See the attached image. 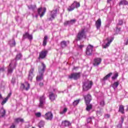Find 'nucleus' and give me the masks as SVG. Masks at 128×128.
Wrapping results in <instances>:
<instances>
[{
	"label": "nucleus",
	"instance_id": "6ab92c4d",
	"mask_svg": "<svg viewBox=\"0 0 128 128\" xmlns=\"http://www.w3.org/2000/svg\"><path fill=\"white\" fill-rule=\"evenodd\" d=\"M62 124L63 126L66 127V126H71L72 123H70V121L66 120L62 122Z\"/></svg>",
	"mask_w": 128,
	"mask_h": 128
},
{
	"label": "nucleus",
	"instance_id": "5701e85b",
	"mask_svg": "<svg viewBox=\"0 0 128 128\" xmlns=\"http://www.w3.org/2000/svg\"><path fill=\"white\" fill-rule=\"evenodd\" d=\"M6 116V110L4 108L0 110V118H4Z\"/></svg>",
	"mask_w": 128,
	"mask_h": 128
},
{
	"label": "nucleus",
	"instance_id": "a878e982",
	"mask_svg": "<svg viewBox=\"0 0 128 128\" xmlns=\"http://www.w3.org/2000/svg\"><path fill=\"white\" fill-rule=\"evenodd\" d=\"M48 38L47 36H44L42 43V46H46V44L48 43Z\"/></svg>",
	"mask_w": 128,
	"mask_h": 128
},
{
	"label": "nucleus",
	"instance_id": "c03bdc74",
	"mask_svg": "<svg viewBox=\"0 0 128 128\" xmlns=\"http://www.w3.org/2000/svg\"><path fill=\"white\" fill-rule=\"evenodd\" d=\"M8 98H6V97L4 98V100H3V101L2 102V106H4V104H6L7 102H8Z\"/></svg>",
	"mask_w": 128,
	"mask_h": 128
},
{
	"label": "nucleus",
	"instance_id": "473e14b6",
	"mask_svg": "<svg viewBox=\"0 0 128 128\" xmlns=\"http://www.w3.org/2000/svg\"><path fill=\"white\" fill-rule=\"evenodd\" d=\"M44 120H41L38 124V126L40 128H44Z\"/></svg>",
	"mask_w": 128,
	"mask_h": 128
},
{
	"label": "nucleus",
	"instance_id": "c9c22d12",
	"mask_svg": "<svg viewBox=\"0 0 128 128\" xmlns=\"http://www.w3.org/2000/svg\"><path fill=\"white\" fill-rule=\"evenodd\" d=\"M96 115L98 117H100V116H102L104 112H102V110H100L98 111H96Z\"/></svg>",
	"mask_w": 128,
	"mask_h": 128
},
{
	"label": "nucleus",
	"instance_id": "4c0bfd02",
	"mask_svg": "<svg viewBox=\"0 0 128 128\" xmlns=\"http://www.w3.org/2000/svg\"><path fill=\"white\" fill-rule=\"evenodd\" d=\"M34 67H32L29 71V74L34 76Z\"/></svg>",
	"mask_w": 128,
	"mask_h": 128
},
{
	"label": "nucleus",
	"instance_id": "39448f33",
	"mask_svg": "<svg viewBox=\"0 0 128 128\" xmlns=\"http://www.w3.org/2000/svg\"><path fill=\"white\" fill-rule=\"evenodd\" d=\"M86 38V32L84 29H82L78 33L76 40H80L82 38Z\"/></svg>",
	"mask_w": 128,
	"mask_h": 128
},
{
	"label": "nucleus",
	"instance_id": "e433bc0d",
	"mask_svg": "<svg viewBox=\"0 0 128 128\" xmlns=\"http://www.w3.org/2000/svg\"><path fill=\"white\" fill-rule=\"evenodd\" d=\"M15 122H24V119L22 118H17L16 119H15Z\"/></svg>",
	"mask_w": 128,
	"mask_h": 128
},
{
	"label": "nucleus",
	"instance_id": "c85d7f7f",
	"mask_svg": "<svg viewBox=\"0 0 128 128\" xmlns=\"http://www.w3.org/2000/svg\"><path fill=\"white\" fill-rule=\"evenodd\" d=\"M118 112H121V114H124V106L120 105V106Z\"/></svg>",
	"mask_w": 128,
	"mask_h": 128
},
{
	"label": "nucleus",
	"instance_id": "393cba45",
	"mask_svg": "<svg viewBox=\"0 0 128 128\" xmlns=\"http://www.w3.org/2000/svg\"><path fill=\"white\" fill-rule=\"evenodd\" d=\"M122 22H122V20H118V22L117 24L116 27V32H120V28H118V26H122Z\"/></svg>",
	"mask_w": 128,
	"mask_h": 128
},
{
	"label": "nucleus",
	"instance_id": "cd10ccee",
	"mask_svg": "<svg viewBox=\"0 0 128 128\" xmlns=\"http://www.w3.org/2000/svg\"><path fill=\"white\" fill-rule=\"evenodd\" d=\"M120 6H126L128 4V2L126 0H122L119 3Z\"/></svg>",
	"mask_w": 128,
	"mask_h": 128
},
{
	"label": "nucleus",
	"instance_id": "a211bd4d",
	"mask_svg": "<svg viewBox=\"0 0 128 128\" xmlns=\"http://www.w3.org/2000/svg\"><path fill=\"white\" fill-rule=\"evenodd\" d=\"M24 38H28L30 40H32V35L30 34L28 32H26L23 35Z\"/></svg>",
	"mask_w": 128,
	"mask_h": 128
},
{
	"label": "nucleus",
	"instance_id": "a18cd8bd",
	"mask_svg": "<svg viewBox=\"0 0 128 128\" xmlns=\"http://www.w3.org/2000/svg\"><path fill=\"white\" fill-rule=\"evenodd\" d=\"M100 106H104V100H102L100 102Z\"/></svg>",
	"mask_w": 128,
	"mask_h": 128
},
{
	"label": "nucleus",
	"instance_id": "09e8293b",
	"mask_svg": "<svg viewBox=\"0 0 128 128\" xmlns=\"http://www.w3.org/2000/svg\"><path fill=\"white\" fill-rule=\"evenodd\" d=\"M11 82L12 84H14V82H16V80L14 78H12V80L11 81Z\"/></svg>",
	"mask_w": 128,
	"mask_h": 128
},
{
	"label": "nucleus",
	"instance_id": "20e7f679",
	"mask_svg": "<svg viewBox=\"0 0 128 128\" xmlns=\"http://www.w3.org/2000/svg\"><path fill=\"white\" fill-rule=\"evenodd\" d=\"M80 6V2H78L76 1H74V3L70 6L68 8V12H72L74 10L75 8H78Z\"/></svg>",
	"mask_w": 128,
	"mask_h": 128
},
{
	"label": "nucleus",
	"instance_id": "de8ad7c7",
	"mask_svg": "<svg viewBox=\"0 0 128 128\" xmlns=\"http://www.w3.org/2000/svg\"><path fill=\"white\" fill-rule=\"evenodd\" d=\"M110 116L109 114H106L104 116V117L106 118H110Z\"/></svg>",
	"mask_w": 128,
	"mask_h": 128
},
{
	"label": "nucleus",
	"instance_id": "79ce46f5",
	"mask_svg": "<svg viewBox=\"0 0 128 128\" xmlns=\"http://www.w3.org/2000/svg\"><path fill=\"white\" fill-rule=\"evenodd\" d=\"M35 116L37 118H40V116H42V114L40 113V112H38L35 114Z\"/></svg>",
	"mask_w": 128,
	"mask_h": 128
},
{
	"label": "nucleus",
	"instance_id": "37998d69",
	"mask_svg": "<svg viewBox=\"0 0 128 128\" xmlns=\"http://www.w3.org/2000/svg\"><path fill=\"white\" fill-rule=\"evenodd\" d=\"M34 75H31L29 74L28 76V79L29 80H30L32 82V78H34Z\"/></svg>",
	"mask_w": 128,
	"mask_h": 128
},
{
	"label": "nucleus",
	"instance_id": "f257e3e1",
	"mask_svg": "<svg viewBox=\"0 0 128 128\" xmlns=\"http://www.w3.org/2000/svg\"><path fill=\"white\" fill-rule=\"evenodd\" d=\"M20 58H22V54L20 53L16 56V59L12 60L9 64L8 66V74H12V72L16 66V60H20Z\"/></svg>",
	"mask_w": 128,
	"mask_h": 128
},
{
	"label": "nucleus",
	"instance_id": "aec40b11",
	"mask_svg": "<svg viewBox=\"0 0 128 128\" xmlns=\"http://www.w3.org/2000/svg\"><path fill=\"white\" fill-rule=\"evenodd\" d=\"M70 44V42L68 41H64L63 40L61 42H60V46L62 48H66L68 46V44Z\"/></svg>",
	"mask_w": 128,
	"mask_h": 128
},
{
	"label": "nucleus",
	"instance_id": "72a5a7b5",
	"mask_svg": "<svg viewBox=\"0 0 128 128\" xmlns=\"http://www.w3.org/2000/svg\"><path fill=\"white\" fill-rule=\"evenodd\" d=\"M80 99L74 100L72 103L74 106H78V104L80 103Z\"/></svg>",
	"mask_w": 128,
	"mask_h": 128
},
{
	"label": "nucleus",
	"instance_id": "f03ea898",
	"mask_svg": "<svg viewBox=\"0 0 128 128\" xmlns=\"http://www.w3.org/2000/svg\"><path fill=\"white\" fill-rule=\"evenodd\" d=\"M42 69H38L39 74H38L36 80L37 82H40L44 80V74L46 70V64L42 63Z\"/></svg>",
	"mask_w": 128,
	"mask_h": 128
},
{
	"label": "nucleus",
	"instance_id": "6e6d98bb",
	"mask_svg": "<svg viewBox=\"0 0 128 128\" xmlns=\"http://www.w3.org/2000/svg\"><path fill=\"white\" fill-rule=\"evenodd\" d=\"M38 16V14H36V15L35 16V17L36 18H37Z\"/></svg>",
	"mask_w": 128,
	"mask_h": 128
},
{
	"label": "nucleus",
	"instance_id": "7c9ffc66",
	"mask_svg": "<svg viewBox=\"0 0 128 128\" xmlns=\"http://www.w3.org/2000/svg\"><path fill=\"white\" fill-rule=\"evenodd\" d=\"M49 98L51 100H56V96H54V93L52 92L50 93L49 95Z\"/></svg>",
	"mask_w": 128,
	"mask_h": 128
},
{
	"label": "nucleus",
	"instance_id": "49530a36",
	"mask_svg": "<svg viewBox=\"0 0 128 128\" xmlns=\"http://www.w3.org/2000/svg\"><path fill=\"white\" fill-rule=\"evenodd\" d=\"M10 96H12V92H10L6 98L8 99L10 98Z\"/></svg>",
	"mask_w": 128,
	"mask_h": 128
},
{
	"label": "nucleus",
	"instance_id": "8fccbe9b",
	"mask_svg": "<svg viewBox=\"0 0 128 128\" xmlns=\"http://www.w3.org/2000/svg\"><path fill=\"white\" fill-rule=\"evenodd\" d=\"M16 128V126L14 125V124H12L10 128Z\"/></svg>",
	"mask_w": 128,
	"mask_h": 128
},
{
	"label": "nucleus",
	"instance_id": "423d86ee",
	"mask_svg": "<svg viewBox=\"0 0 128 128\" xmlns=\"http://www.w3.org/2000/svg\"><path fill=\"white\" fill-rule=\"evenodd\" d=\"M80 78V73H72L70 75L68 76V78L70 80H78Z\"/></svg>",
	"mask_w": 128,
	"mask_h": 128
},
{
	"label": "nucleus",
	"instance_id": "2eb2a0df",
	"mask_svg": "<svg viewBox=\"0 0 128 128\" xmlns=\"http://www.w3.org/2000/svg\"><path fill=\"white\" fill-rule=\"evenodd\" d=\"M46 54H48V50H42L40 52L39 58H41L42 60L46 56Z\"/></svg>",
	"mask_w": 128,
	"mask_h": 128
},
{
	"label": "nucleus",
	"instance_id": "4d7b16f0",
	"mask_svg": "<svg viewBox=\"0 0 128 128\" xmlns=\"http://www.w3.org/2000/svg\"><path fill=\"white\" fill-rule=\"evenodd\" d=\"M2 98V94H0V100Z\"/></svg>",
	"mask_w": 128,
	"mask_h": 128
},
{
	"label": "nucleus",
	"instance_id": "58836bf2",
	"mask_svg": "<svg viewBox=\"0 0 128 128\" xmlns=\"http://www.w3.org/2000/svg\"><path fill=\"white\" fill-rule=\"evenodd\" d=\"M118 73L116 72L113 76H112V78L113 80H116V78H118Z\"/></svg>",
	"mask_w": 128,
	"mask_h": 128
},
{
	"label": "nucleus",
	"instance_id": "f704fd0d",
	"mask_svg": "<svg viewBox=\"0 0 128 128\" xmlns=\"http://www.w3.org/2000/svg\"><path fill=\"white\" fill-rule=\"evenodd\" d=\"M86 110H87V112H90V110H92V104H86Z\"/></svg>",
	"mask_w": 128,
	"mask_h": 128
},
{
	"label": "nucleus",
	"instance_id": "dca6fc26",
	"mask_svg": "<svg viewBox=\"0 0 128 128\" xmlns=\"http://www.w3.org/2000/svg\"><path fill=\"white\" fill-rule=\"evenodd\" d=\"M21 88L25 90H30V84H28V82H25L24 84H21Z\"/></svg>",
	"mask_w": 128,
	"mask_h": 128
},
{
	"label": "nucleus",
	"instance_id": "c756f323",
	"mask_svg": "<svg viewBox=\"0 0 128 128\" xmlns=\"http://www.w3.org/2000/svg\"><path fill=\"white\" fill-rule=\"evenodd\" d=\"M112 72L109 73L108 74L106 75L103 78V79H102V81L106 80H108V78H110V76H112Z\"/></svg>",
	"mask_w": 128,
	"mask_h": 128
},
{
	"label": "nucleus",
	"instance_id": "4be33fe9",
	"mask_svg": "<svg viewBox=\"0 0 128 128\" xmlns=\"http://www.w3.org/2000/svg\"><path fill=\"white\" fill-rule=\"evenodd\" d=\"M124 116H121V120L119 122L118 124L116 126L118 128H122V124H124Z\"/></svg>",
	"mask_w": 128,
	"mask_h": 128
},
{
	"label": "nucleus",
	"instance_id": "864d4df0",
	"mask_svg": "<svg viewBox=\"0 0 128 128\" xmlns=\"http://www.w3.org/2000/svg\"><path fill=\"white\" fill-rule=\"evenodd\" d=\"M111 1H112V0H108L107 2H108V3L110 2Z\"/></svg>",
	"mask_w": 128,
	"mask_h": 128
},
{
	"label": "nucleus",
	"instance_id": "b1692460",
	"mask_svg": "<svg viewBox=\"0 0 128 128\" xmlns=\"http://www.w3.org/2000/svg\"><path fill=\"white\" fill-rule=\"evenodd\" d=\"M28 8L29 10H33V12H34L36 10V5L34 4V5H29L28 6Z\"/></svg>",
	"mask_w": 128,
	"mask_h": 128
},
{
	"label": "nucleus",
	"instance_id": "5fc2aeb1",
	"mask_svg": "<svg viewBox=\"0 0 128 128\" xmlns=\"http://www.w3.org/2000/svg\"><path fill=\"white\" fill-rule=\"evenodd\" d=\"M86 126H87V128H90V126H88V125H87V124H86Z\"/></svg>",
	"mask_w": 128,
	"mask_h": 128
},
{
	"label": "nucleus",
	"instance_id": "6e6552de",
	"mask_svg": "<svg viewBox=\"0 0 128 128\" xmlns=\"http://www.w3.org/2000/svg\"><path fill=\"white\" fill-rule=\"evenodd\" d=\"M58 14V9H56L55 10H53L50 12V16L51 18H48V20H54L56 17V14Z\"/></svg>",
	"mask_w": 128,
	"mask_h": 128
},
{
	"label": "nucleus",
	"instance_id": "7ed1b4c3",
	"mask_svg": "<svg viewBox=\"0 0 128 128\" xmlns=\"http://www.w3.org/2000/svg\"><path fill=\"white\" fill-rule=\"evenodd\" d=\"M92 86V82L88 80H86L84 82H83V90L84 92L88 90L91 88Z\"/></svg>",
	"mask_w": 128,
	"mask_h": 128
},
{
	"label": "nucleus",
	"instance_id": "9d476101",
	"mask_svg": "<svg viewBox=\"0 0 128 128\" xmlns=\"http://www.w3.org/2000/svg\"><path fill=\"white\" fill-rule=\"evenodd\" d=\"M102 62V58H94L92 64L94 66H98Z\"/></svg>",
	"mask_w": 128,
	"mask_h": 128
},
{
	"label": "nucleus",
	"instance_id": "13d9d810",
	"mask_svg": "<svg viewBox=\"0 0 128 128\" xmlns=\"http://www.w3.org/2000/svg\"><path fill=\"white\" fill-rule=\"evenodd\" d=\"M107 40H108V38H107Z\"/></svg>",
	"mask_w": 128,
	"mask_h": 128
},
{
	"label": "nucleus",
	"instance_id": "f8f14e48",
	"mask_svg": "<svg viewBox=\"0 0 128 128\" xmlns=\"http://www.w3.org/2000/svg\"><path fill=\"white\" fill-rule=\"evenodd\" d=\"M44 118L47 120H52V118H53L52 113L50 112H46L45 114Z\"/></svg>",
	"mask_w": 128,
	"mask_h": 128
},
{
	"label": "nucleus",
	"instance_id": "2f4dec72",
	"mask_svg": "<svg viewBox=\"0 0 128 128\" xmlns=\"http://www.w3.org/2000/svg\"><path fill=\"white\" fill-rule=\"evenodd\" d=\"M118 84H120V83L118 82H114L112 84V87L113 88L114 90H116V88L118 86Z\"/></svg>",
	"mask_w": 128,
	"mask_h": 128
},
{
	"label": "nucleus",
	"instance_id": "412c9836",
	"mask_svg": "<svg viewBox=\"0 0 128 128\" xmlns=\"http://www.w3.org/2000/svg\"><path fill=\"white\" fill-rule=\"evenodd\" d=\"M112 40H114V38H112L105 45H102L103 48H108Z\"/></svg>",
	"mask_w": 128,
	"mask_h": 128
},
{
	"label": "nucleus",
	"instance_id": "0eeeda50",
	"mask_svg": "<svg viewBox=\"0 0 128 128\" xmlns=\"http://www.w3.org/2000/svg\"><path fill=\"white\" fill-rule=\"evenodd\" d=\"M46 104V97L44 96H42L40 98V104L38 105L39 108H44Z\"/></svg>",
	"mask_w": 128,
	"mask_h": 128
},
{
	"label": "nucleus",
	"instance_id": "bb28decb",
	"mask_svg": "<svg viewBox=\"0 0 128 128\" xmlns=\"http://www.w3.org/2000/svg\"><path fill=\"white\" fill-rule=\"evenodd\" d=\"M9 44H10V46H15L16 44V40H14V39H12V40H10L9 42Z\"/></svg>",
	"mask_w": 128,
	"mask_h": 128
},
{
	"label": "nucleus",
	"instance_id": "1a4fd4ad",
	"mask_svg": "<svg viewBox=\"0 0 128 128\" xmlns=\"http://www.w3.org/2000/svg\"><path fill=\"white\" fill-rule=\"evenodd\" d=\"M92 50H94V46L92 45L88 46L86 50V54L87 56H92Z\"/></svg>",
	"mask_w": 128,
	"mask_h": 128
},
{
	"label": "nucleus",
	"instance_id": "3c124183",
	"mask_svg": "<svg viewBox=\"0 0 128 128\" xmlns=\"http://www.w3.org/2000/svg\"><path fill=\"white\" fill-rule=\"evenodd\" d=\"M78 48H84V45H79Z\"/></svg>",
	"mask_w": 128,
	"mask_h": 128
},
{
	"label": "nucleus",
	"instance_id": "603ef678",
	"mask_svg": "<svg viewBox=\"0 0 128 128\" xmlns=\"http://www.w3.org/2000/svg\"><path fill=\"white\" fill-rule=\"evenodd\" d=\"M39 84H40V86H44V83L43 82H40Z\"/></svg>",
	"mask_w": 128,
	"mask_h": 128
},
{
	"label": "nucleus",
	"instance_id": "4468645a",
	"mask_svg": "<svg viewBox=\"0 0 128 128\" xmlns=\"http://www.w3.org/2000/svg\"><path fill=\"white\" fill-rule=\"evenodd\" d=\"M76 19L72 20H70L66 21L64 22V26H72L76 24Z\"/></svg>",
	"mask_w": 128,
	"mask_h": 128
},
{
	"label": "nucleus",
	"instance_id": "a19ab883",
	"mask_svg": "<svg viewBox=\"0 0 128 128\" xmlns=\"http://www.w3.org/2000/svg\"><path fill=\"white\" fill-rule=\"evenodd\" d=\"M94 118V117H90L87 118V124H90V122H92V120Z\"/></svg>",
	"mask_w": 128,
	"mask_h": 128
},
{
	"label": "nucleus",
	"instance_id": "ddd939ff",
	"mask_svg": "<svg viewBox=\"0 0 128 128\" xmlns=\"http://www.w3.org/2000/svg\"><path fill=\"white\" fill-rule=\"evenodd\" d=\"M84 98L86 104H90V102L92 101V96H90V94L84 96Z\"/></svg>",
	"mask_w": 128,
	"mask_h": 128
},
{
	"label": "nucleus",
	"instance_id": "ea45409f",
	"mask_svg": "<svg viewBox=\"0 0 128 128\" xmlns=\"http://www.w3.org/2000/svg\"><path fill=\"white\" fill-rule=\"evenodd\" d=\"M66 112H68V108H64L62 111L60 112V114H66Z\"/></svg>",
	"mask_w": 128,
	"mask_h": 128
},
{
	"label": "nucleus",
	"instance_id": "9b49d317",
	"mask_svg": "<svg viewBox=\"0 0 128 128\" xmlns=\"http://www.w3.org/2000/svg\"><path fill=\"white\" fill-rule=\"evenodd\" d=\"M46 8H39L38 10V14H39L40 15V17L42 18V16H44V14H46Z\"/></svg>",
	"mask_w": 128,
	"mask_h": 128
},
{
	"label": "nucleus",
	"instance_id": "f3484780",
	"mask_svg": "<svg viewBox=\"0 0 128 128\" xmlns=\"http://www.w3.org/2000/svg\"><path fill=\"white\" fill-rule=\"evenodd\" d=\"M96 26L97 30H100V26H102V20L100 18H98L96 22Z\"/></svg>",
	"mask_w": 128,
	"mask_h": 128
}]
</instances>
